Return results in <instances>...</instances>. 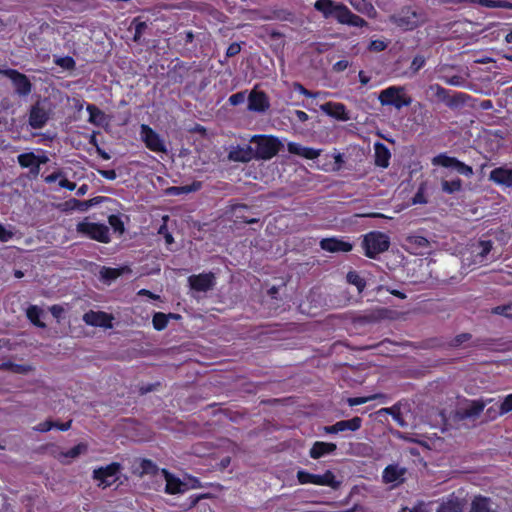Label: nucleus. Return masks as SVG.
<instances>
[{
    "label": "nucleus",
    "mask_w": 512,
    "mask_h": 512,
    "mask_svg": "<svg viewBox=\"0 0 512 512\" xmlns=\"http://www.w3.org/2000/svg\"><path fill=\"white\" fill-rule=\"evenodd\" d=\"M403 91V87L391 86L381 91L378 99L384 106L392 105L395 108L400 109L403 106H409L411 104V98L402 95Z\"/></svg>",
    "instance_id": "obj_6"
},
{
    "label": "nucleus",
    "mask_w": 512,
    "mask_h": 512,
    "mask_svg": "<svg viewBox=\"0 0 512 512\" xmlns=\"http://www.w3.org/2000/svg\"><path fill=\"white\" fill-rule=\"evenodd\" d=\"M50 118L49 109L45 102L38 101L30 109L29 125L33 129H41Z\"/></svg>",
    "instance_id": "obj_11"
},
{
    "label": "nucleus",
    "mask_w": 512,
    "mask_h": 512,
    "mask_svg": "<svg viewBox=\"0 0 512 512\" xmlns=\"http://www.w3.org/2000/svg\"><path fill=\"white\" fill-rule=\"evenodd\" d=\"M379 413H387L392 415L393 419L401 426L405 427L406 423L400 413V407L398 405H394L390 408H382Z\"/></svg>",
    "instance_id": "obj_36"
},
{
    "label": "nucleus",
    "mask_w": 512,
    "mask_h": 512,
    "mask_svg": "<svg viewBox=\"0 0 512 512\" xmlns=\"http://www.w3.org/2000/svg\"><path fill=\"white\" fill-rule=\"evenodd\" d=\"M347 282L356 286L359 293H361L366 286L365 280L355 271H350L346 276Z\"/></svg>",
    "instance_id": "obj_34"
},
{
    "label": "nucleus",
    "mask_w": 512,
    "mask_h": 512,
    "mask_svg": "<svg viewBox=\"0 0 512 512\" xmlns=\"http://www.w3.org/2000/svg\"><path fill=\"white\" fill-rule=\"evenodd\" d=\"M191 289L198 292H207L212 289L215 284V276L213 273H202L199 275H191L188 278Z\"/></svg>",
    "instance_id": "obj_14"
},
{
    "label": "nucleus",
    "mask_w": 512,
    "mask_h": 512,
    "mask_svg": "<svg viewBox=\"0 0 512 512\" xmlns=\"http://www.w3.org/2000/svg\"><path fill=\"white\" fill-rule=\"evenodd\" d=\"M336 448L337 446L334 443L317 441L313 444L309 454L311 458L319 459L324 455L333 453L336 450Z\"/></svg>",
    "instance_id": "obj_27"
},
{
    "label": "nucleus",
    "mask_w": 512,
    "mask_h": 512,
    "mask_svg": "<svg viewBox=\"0 0 512 512\" xmlns=\"http://www.w3.org/2000/svg\"><path fill=\"white\" fill-rule=\"evenodd\" d=\"M131 25H133L135 28L133 40L135 42H139L142 37V34L148 28V24L145 21H141L140 18L137 17L132 21Z\"/></svg>",
    "instance_id": "obj_37"
},
{
    "label": "nucleus",
    "mask_w": 512,
    "mask_h": 512,
    "mask_svg": "<svg viewBox=\"0 0 512 512\" xmlns=\"http://www.w3.org/2000/svg\"><path fill=\"white\" fill-rule=\"evenodd\" d=\"M442 190L448 194H452L454 192L460 191L462 188V181L460 179H455L452 181L444 180L442 181Z\"/></svg>",
    "instance_id": "obj_39"
},
{
    "label": "nucleus",
    "mask_w": 512,
    "mask_h": 512,
    "mask_svg": "<svg viewBox=\"0 0 512 512\" xmlns=\"http://www.w3.org/2000/svg\"><path fill=\"white\" fill-rule=\"evenodd\" d=\"M461 161L457 158L447 156L445 154H440L432 159V163L434 165H440L447 168H453L456 170V167L459 165Z\"/></svg>",
    "instance_id": "obj_31"
},
{
    "label": "nucleus",
    "mask_w": 512,
    "mask_h": 512,
    "mask_svg": "<svg viewBox=\"0 0 512 512\" xmlns=\"http://www.w3.org/2000/svg\"><path fill=\"white\" fill-rule=\"evenodd\" d=\"M54 426H57V422L52 421V420H46L42 423H39L37 426H35L33 428V430H35L37 432H47V431L51 430L52 428H54Z\"/></svg>",
    "instance_id": "obj_51"
},
{
    "label": "nucleus",
    "mask_w": 512,
    "mask_h": 512,
    "mask_svg": "<svg viewBox=\"0 0 512 512\" xmlns=\"http://www.w3.org/2000/svg\"><path fill=\"white\" fill-rule=\"evenodd\" d=\"M446 106L451 110L461 109L465 106H469L472 109H475L476 99L471 97L469 94L463 92H455L450 95L449 101Z\"/></svg>",
    "instance_id": "obj_16"
},
{
    "label": "nucleus",
    "mask_w": 512,
    "mask_h": 512,
    "mask_svg": "<svg viewBox=\"0 0 512 512\" xmlns=\"http://www.w3.org/2000/svg\"><path fill=\"white\" fill-rule=\"evenodd\" d=\"M314 8L321 12L325 18L334 17L341 24L354 27H364L368 24L363 18L353 14L347 6L332 0H317Z\"/></svg>",
    "instance_id": "obj_1"
},
{
    "label": "nucleus",
    "mask_w": 512,
    "mask_h": 512,
    "mask_svg": "<svg viewBox=\"0 0 512 512\" xmlns=\"http://www.w3.org/2000/svg\"><path fill=\"white\" fill-rule=\"evenodd\" d=\"M320 246L323 250L329 252H348L352 249V245L350 243L337 240L335 238H327L321 240Z\"/></svg>",
    "instance_id": "obj_23"
},
{
    "label": "nucleus",
    "mask_w": 512,
    "mask_h": 512,
    "mask_svg": "<svg viewBox=\"0 0 512 512\" xmlns=\"http://www.w3.org/2000/svg\"><path fill=\"white\" fill-rule=\"evenodd\" d=\"M77 233L102 243L110 241L109 228L105 224L88 222L86 219L76 225Z\"/></svg>",
    "instance_id": "obj_5"
},
{
    "label": "nucleus",
    "mask_w": 512,
    "mask_h": 512,
    "mask_svg": "<svg viewBox=\"0 0 512 512\" xmlns=\"http://www.w3.org/2000/svg\"><path fill=\"white\" fill-rule=\"evenodd\" d=\"M470 512H498V510L490 498L479 495L472 500Z\"/></svg>",
    "instance_id": "obj_22"
},
{
    "label": "nucleus",
    "mask_w": 512,
    "mask_h": 512,
    "mask_svg": "<svg viewBox=\"0 0 512 512\" xmlns=\"http://www.w3.org/2000/svg\"><path fill=\"white\" fill-rule=\"evenodd\" d=\"M141 138L147 148L154 152H166V147L160 136L148 125H141Z\"/></svg>",
    "instance_id": "obj_12"
},
{
    "label": "nucleus",
    "mask_w": 512,
    "mask_h": 512,
    "mask_svg": "<svg viewBox=\"0 0 512 512\" xmlns=\"http://www.w3.org/2000/svg\"><path fill=\"white\" fill-rule=\"evenodd\" d=\"M425 57L422 55H417L412 60V63L410 65V70L416 74L425 64Z\"/></svg>",
    "instance_id": "obj_50"
},
{
    "label": "nucleus",
    "mask_w": 512,
    "mask_h": 512,
    "mask_svg": "<svg viewBox=\"0 0 512 512\" xmlns=\"http://www.w3.org/2000/svg\"><path fill=\"white\" fill-rule=\"evenodd\" d=\"M472 338V335L470 333H462V334H459L457 336H455L451 342H450V346L451 347H459L461 346L464 342H467L469 341L470 339Z\"/></svg>",
    "instance_id": "obj_49"
},
{
    "label": "nucleus",
    "mask_w": 512,
    "mask_h": 512,
    "mask_svg": "<svg viewBox=\"0 0 512 512\" xmlns=\"http://www.w3.org/2000/svg\"><path fill=\"white\" fill-rule=\"evenodd\" d=\"M501 415H504V414L501 411V408L498 403H495L494 405H491L490 407H488L486 410V413H485L486 419L489 421L494 420Z\"/></svg>",
    "instance_id": "obj_46"
},
{
    "label": "nucleus",
    "mask_w": 512,
    "mask_h": 512,
    "mask_svg": "<svg viewBox=\"0 0 512 512\" xmlns=\"http://www.w3.org/2000/svg\"><path fill=\"white\" fill-rule=\"evenodd\" d=\"M247 99H248V109L250 111L264 113L270 107L269 99H268L266 93L263 91H258L256 89H253L249 93Z\"/></svg>",
    "instance_id": "obj_13"
},
{
    "label": "nucleus",
    "mask_w": 512,
    "mask_h": 512,
    "mask_svg": "<svg viewBox=\"0 0 512 512\" xmlns=\"http://www.w3.org/2000/svg\"><path fill=\"white\" fill-rule=\"evenodd\" d=\"M288 151L292 154L302 156L306 159H316L320 155V150L304 147L298 143L290 142L287 145Z\"/></svg>",
    "instance_id": "obj_26"
},
{
    "label": "nucleus",
    "mask_w": 512,
    "mask_h": 512,
    "mask_svg": "<svg viewBox=\"0 0 512 512\" xmlns=\"http://www.w3.org/2000/svg\"><path fill=\"white\" fill-rule=\"evenodd\" d=\"M83 320L91 326L110 327L111 317L105 312L89 311L83 315Z\"/></svg>",
    "instance_id": "obj_21"
},
{
    "label": "nucleus",
    "mask_w": 512,
    "mask_h": 512,
    "mask_svg": "<svg viewBox=\"0 0 512 512\" xmlns=\"http://www.w3.org/2000/svg\"><path fill=\"white\" fill-rule=\"evenodd\" d=\"M241 51V46L238 43H232L229 45L226 55L227 57H233Z\"/></svg>",
    "instance_id": "obj_60"
},
{
    "label": "nucleus",
    "mask_w": 512,
    "mask_h": 512,
    "mask_svg": "<svg viewBox=\"0 0 512 512\" xmlns=\"http://www.w3.org/2000/svg\"><path fill=\"white\" fill-rule=\"evenodd\" d=\"M382 397H384L382 394H373V395H370L367 397H353V398H348L347 403L349 406L352 407V406L361 405V404H364L369 401H372V400H375L378 398H382Z\"/></svg>",
    "instance_id": "obj_41"
},
{
    "label": "nucleus",
    "mask_w": 512,
    "mask_h": 512,
    "mask_svg": "<svg viewBox=\"0 0 512 512\" xmlns=\"http://www.w3.org/2000/svg\"><path fill=\"white\" fill-rule=\"evenodd\" d=\"M228 159L234 162L247 163L255 159L254 148L251 146H234L228 153Z\"/></svg>",
    "instance_id": "obj_17"
},
{
    "label": "nucleus",
    "mask_w": 512,
    "mask_h": 512,
    "mask_svg": "<svg viewBox=\"0 0 512 512\" xmlns=\"http://www.w3.org/2000/svg\"><path fill=\"white\" fill-rule=\"evenodd\" d=\"M105 200H107L106 197H102V196H97V197H94V198H91L89 200H85V204H86V211L92 207V206H95V205H98L102 202H104Z\"/></svg>",
    "instance_id": "obj_59"
},
{
    "label": "nucleus",
    "mask_w": 512,
    "mask_h": 512,
    "mask_svg": "<svg viewBox=\"0 0 512 512\" xmlns=\"http://www.w3.org/2000/svg\"><path fill=\"white\" fill-rule=\"evenodd\" d=\"M407 242L411 245H414L418 248H427L429 247V241L423 237L418 235H412L407 237Z\"/></svg>",
    "instance_id": "obj_43"
},
{
    "label": "nucleus",
    "mask_w": 512,
    "mask_h": 512,
    "mask_svg": "<svg viewBox=\"0 0 512 512\" xmlns=\"http://www.w3.org/2000/svg\"><path fill=\"white\" fill-rule=\"evenodd\" d=\"M297 479L301 484L312 483L315 485L329 486L333 489H338L340 486V482L335 480V476L330 470L326 471L323 475L311 474L300 470L297 472Z\"/></svg>",
    "instance_id": "obj_7"
},
{
    "label": "nucleus",
    "mask_w": 512,
    "mask_h": 512,
    "mask_svg": "<svg viewBox=\"0 0 512 512\" xmlns=\"http://www.w3.org/2000/svg\"><path fill=\"white\" fill-rule=\"evenodd\" d=\"M245 99H246V92L241 91V92L231 95L229 97L228 101L231 105L236 106V105L242 104L245 101Z\"/></svg>",
    "instance_id": "obj_52"
},
{
    "label": "nucleus",
    "mask_w": 512,
    "mask_h": 512,
    "mask_svg": "<svg viewBox=\"0 0 512 512\" xmlns=\"http://www.w3.org/2000/svg\"><path fill=\"white\" fill-rule=\"evenodd\" d=\"M161 472L166 480V486H165L166 493L179 494V493H183L185 491L186 484L183 483L179 478L172 475L166 469H162Z\"/></svg>",
    "instance_id": "obj_20"
},
{
    "label": "nucleus",
    "mask_w": 512,
    "mask_h": 512,
    "mask_svg": "<svg viewBox=\"0 0 512 512\" xmlns=\"http://www.w3.org/2000/svg\"><path fill=\"white\" fill-rule=\"evenodd\" d=\"M386 47H387L386 43L381 40L371 41V43L369 45V49L371 51H375V52H381V51L385 50Z\"/></svg>",
    "instance_id": "obj_56"
},
{
    "label": "nucleus",
    "mask_w": 512,
    "mask_h": 512,
    "mask_svg": "<svg viewBox=\"0 0 512 512\" xmlns=\"http://www.w3.org/2000/svg\"><path fill=\"white\" fill-rule=\"evenodd\" d=\"M489 180L496 185L512 188V168L501 166L493 169L489 174Z\"/></svg>",
    "instance_id": "obj_15"
},
{
    "label": "nucleus",
    "mask_w": 512,
    "mask_h": 512,
    "mask_svg": "<svg viewBox=\"0 0 512 512\" xmlns=\"http://www.w3.org/2000/svg\"><path fill=\"white\" fill-rule=\"evenodd\" d=\"M130 272H131V270L128 267H121V268L102 267L100 270V277L104 281L110 283V282L116 280L122 274L130 273Z\"/></svg>",
    "instance_id": "obj_28"
},
{
    "label": "nucleus",
    "mask_w": 512,
    "mask_h": 512,
    "mask_svg": "<svg viewBox=\"0 0 512 512\" xmlns=\"http://www.w3.org/2000/svg\"><path fill=\"white\" fill-rule=\"evenodd\" d=\"M59 186L62 188H66L68 190H74L76 188V184L74 182H70L66 178H61L59 181Z\"/></svg>",
    "instance_id": "obj_63"
},
{
    "label": "nucleus",
    "mask_w": 512,
    "mask_h": 512,
    "mask_svg": "<svg viewBox=\"0 0 512 512\" xmlns=\"http://www.w3.org/2000/svg\"><path fill=\"white\" fill-rule=\"evenodd\" d=\"M66 210H80V211H86V204L85 201L77 200V199H70L64 203Z\"/></svg>",
    "instance_id": "obj_45"
},
{
    "label": "nucleus",
    "mask_w": 512,
    "mask_h": 512,
    "mask_svg": "<svg viewBox=\"0 0 512 512\" xmlns=\"http://www.w3.org/2000/svg\"><path fill=\"white\" fill-rule=\"evenodd\" d=\"M499 406L503 414L512 411V394L506 396L504 400L501 403H499Z\"/></svg>",
    "instance_id": "obj_54"
},
{
    "label": "nucleus",
    "mask_w": 512,
    "mask_h": 512,
    "mask_svg": "<svg viewBox=\"0 0 512 512\" xmlns=\"http://www.w3.org/2000/svg\"><path fill=\"white\" fill-rule=\"evenodd\" d=\"M429 90L434 93V96L441 102L447 105L450 97V91L443 88L439 84H433L429 86Z\"/></svg>",
    "instance_id": "obj_33"
},
{
    "label": "nucleus",
    "mask_w": 512,
    "mask_h": 512,
    "mask_svg": "<svg viewBox=\"0 0 512 512\" xmlns=\"http://www.w3.org/2000/svg\"><path fill=\"white\" fill-rule=\"evenodd\" d=\"M98 173L109 180H114L117 177L115 170H98Z\"/></svg>",
    "instance_id": "obj_64"
},
{
    "label": "nucleus",
    "mask_w": 512,
    "mask_h": 512,
    "mask_svg": "<svg viewBox=\"0 0 512 512\" xmlns=\"http://www.w3.org/2000/svg\"><path fill=\"white\" fill-rule=\"evenodd\" d=\"M348 66H349L348 61L340 60L333 65V70L335 72H341V71H344Z\"/></svg>",
    "instance_id": "obj_62"
},
{
    "label": "nucleus",
    "mask_w": 512,
    "mask_h": 512,
    "mask_svg": "<svg viewBox=\"0 0 512 512\" xmlns=\"http://www.w3.org/2000/svg\"><path fill=\"white\" fill-rule=\"evenodd\" d=\"M121 465L119 463H111L105 467H100L93 471V478L99 481V486H111L117 479Z\"/></svg>",
    "instance_id": "obj_9"
},
{
    "label": "nucleus",
    "mask_w": 512,
    "mask_h": 512,
    "mask_svg": "<svg viewBox=\"0 0 512 512\" xmlns=\"http://www.w3.org/2000/svg\"><path fill=\"white\" fill-rule=\"evenodd\" d=\"M405 472V468L399 467L398 465H389L383 472V480L385 483H401L404 480Z\"/></svg>",
    "instance_id": "obj_25"
},
{
    "label": "nucleus",
    "mask_w": 512,
    "mask_h": 512,
    "mask_svg": "<svg viewBox=\"0 0 512 512\" xmlns=\"http://www.w3.org/2000/svg\"><path fill=\"white\" fill-rule=\"evenodd\" d=\"M55 64L67 70L74 69L76 65L75 60L69 56L57 58Z\"/></svg>",
    "instance_id": "obj_47"
},
{
    "label": "nucleus",
    "mask_w": 512,
    "mask_h": 512,
    "mask_svg": "<svg viewBox=\"0 0 512 512\" xmlns=\"http://www.w3.org/2000/svg\"><path fill=\"white\" fill-rule=\"evenodd\" d=\"M320 109L337 120L348 121L350 119L346 107L342 103L327 102L322 104Z\"/></svg>",
    "instance_id": "obj_19"
},
{
    "label": "nucleus",
    "mask_w": 512,
    "mask_h": 512,
    "mask_svg": "<svg viewBox=\"0 0 512 512\" xmlns=\"http://www.w3.org/2000/svg\"><path fill=\"white\" fill-rule=\"evenodd\" d=\"M338 432H343L346 430L356 431L361 427L362 419L360 417H354L350 420H342L337 423Z\"/></svg>",
    "instance_id": "obj_32"
},
{
    "label": "nucleus",
    "mask_w": 512,
    "mask_h": 512,
    "mask_svg": "<svg viewBox=\"0 0 512 512\" xmlns=\"http://www.w3.org/2000/svg\"><path fill=\"white\" fill-rule=\"evenodd\" d=\"M427 16L422 10L403 7L398 13L389 17V21L402 31H411L427 22Z\"/></svg>",
    "instance_id": "obj_2"
},
{
    "label": "nucleus",
    "mask_w": 512,
    "mask_h": 512,
    "mask_svg": "<svg viewBox=\"0 0 512 512\" xmlns=\"http://www.w3.org/2000/svg\"><path fill=\"white\" fill-rule=\"evenodd\" d=\"M456 171L461 174V175H464L466 177H471L473 175V169L471 166L469 165H466L465 163L463 162H460L459 165L456 167Z\"/></svg>",
    "instance_id": "obj_55"
},
{
    "label": "nucleus",
    "mask_w": 512,
    "mask_h": 512,
    "mask_svg": "<svg viewBox=\"0 0 512 512\" xmlns=\"http://www.w3.org/2000/svg\"><path fill=\"white\" fill-rule=\"evenodd\" d=\"M17 161L23 168H29V177L36 179L40 173V167L37 164L36 155L33 152L18 155Z\"/></svg>",
    "instance_id": "obj_18"
},
{
    "label": "nucleus",
    "mask_w": 512,
    "mask_h": 512,
    "mask_svg": "<svg viewBox=\"0 0 512 512\" xmlns=\"http://www.w3.org/2000/svg\"><path fill=\"white\" fill-rule=\"evenodd\" d=\"M444 82L451 86L456 87H470V85L467 83V79L460 75H453L450 77H444Z\"/></svg>",
    "instance_id": "obj_40"
},
{
    "label": "nucleus",
    "mask_w": 512,
    "mask_h": 512,
    "mask_svg": "<svg viewBox=\"0 0 512 512\" xmlns=\"http://www.w3.org/2000/svg\"><path fill=\"white\" fill-rule=\"evenodd\" d=\"M43 310L36 305H31L26 310L27 318L37 327L44 328L46 325L40 320Z\"/></svg>",
    "instance_id": "obj_29"
},
{
    "label": "nucleus",
    "mask_w": 512,
    "mask_h": 512,
    "mask_svg": "<svg viewBox=\"0 0 512 512\" xmlns=\"http://www.w3.org/2000/svg\"><path fill=\"white\" fill-rule=\"evenodd\" d=\"M374 153L375 165L381 168H387L391 158L389 149L383 143L377 142L374 144Z\"/></svg>",
    "instance_id": "obj_24"
},
{
    "label": "nucleus",
    "mask_w": 512,
    "mask_h": 512,
    "mask_svg": "<svg viewBox=\"0 0 512 512\" xmlns=\"http://www.w3.org/2000/svg\"><path fill=\"white\" fill-rule=\"evenodd\" d=\"M109 224L112 226L114 231L122 234L124 232V224L117 215H110L108 218Z\"/></svg>",
    "instance_id": "obj_48"
},
{
    "label": "nucleus",
    "mask_w": 512,
    "mask_h": 512,
    "mask_svg": "<svg viewBox=\"0 0 512 512\" xmlns=\"http://www.w3.org/2000/svg\"><path fill=\"white\" fill-rule=\"evenodd\" d=\"M362 245L365 249V255L369 258H375L378 254L389 249L390 239L382 232L373 231L365 235Z\"/></svg>",
    "instance_id": "obj_4"
},
{
    "label": "nucleus",
    "mask_w": 512,
    "mask_h": 512,
    "mask_svg": "<svg viewBox=\"0 0 512 512\" xmlns=\"http://www.w3.org/2000/svg\"><path fill=\"white\" fill-rule=\"evenodd\" d=\"M0 73L12 81L15 92L18 95L27 96L31 93L32 84L26 75L14 69L0 70Z\"/></svg>",
    "instance_id": "obj_10"
},
{
    "label": "nucleus",
    "mask_w": 512,
    "mask_h": 512,
    "mask_svg": "<svg viewBox=\"0 0 512 512\" xmlns=\"http://www.w3.org/2000/svg\"><path fill=\"white\" fill-rule=\"evenodd\" d=\"M493 402V399H479V400H472L468 402V404L464 407L459 408L455 412V419L456 420H465V419H476L479 417V415L483 412L484 408L491 404Z\"/></svg>",
    "instance_id": "obj_8"
},
{
    "label": "nucleus",
    "mask_w": 512,
    "mask_h": 512,
    "mask_svg": "<svg viewBox=\"0 0 512 512\" xmlns=\"http://www.w3.org/2000/svg\"><path fill=\"white\" fill-rule=\"evenodd\" d=\"M62 177H63V171L62 170H58V171H55L54 173L46 176L44 178V181L46 183L50 184V183L55 182L58 179H61Z\"/></svg>",
    "instance_id": "obj_61"
},
{
    "label": "nucleus",
    "mask_w": 512,
    "mask_h": 512,
    "mask_svg": "<svg viewBox=\"0 0 512 512\" xmlns=\"http://www.w3.org/2000/svg\"><path fill=\"white\" fill-rule=\"evenodd\" d=\"M250 143L256 144L254 154L257 160L271 159L283 146L277 137L267 135H254L251 137Z\"/></svg>",
    "instance_id": "obj_3"
},
{
    "label": "nucleus",
    "mask_w": 512,
    "mask_h": 512,
    "mask_svg": "<svg viewBox=\"0 0 512 512\" xmlns=\"http://www.w3.org/2000/svg\"><path fill=\"white\" fill-rule=\"evenodd\" d=\"M479 246L481 247V251L479 252V256L484 258L486 257L489 252L491 251L492 249V243L491 241H481L479 243Z\"/></svg>",
    "instance_id": "obj_57"
},
{
    "label": "nucleus",
    "mask_w": 512,
    "mask_h": 512,
    "mask_svg": "<svg viewBox=\"0 0 512 512\" xmlns=\"http://www.w3.org/2000/svg\"><path fill=\"white\" fill-rule=\"evenodd\" d=\"M437 512H463V505L458 498H450L439 506Z\"/></svg>",
    "instance_id": "obj_30"
},
{
    "label": "nucleus",
    "mask_w": 512,
    "mask_h": 512,
    "mask_svg": "<svg viewBox=\"0 0 512 512\" xmlns=\"http://www.w3.org/2000/svg\"><path fill=\"white\" fill-rule=\"evenodd\" d=\"M14 237V232L7 229L3 224L0 223V241L8 242Z\"/></svg>",
    "instance_id": "obj_53"
},
{
    "label": "nucleus",
    "mask_w": 512,
    "mask_h": 512,
    "mask_svg": "<svg viewBox=\"0 0 512 512\" xmlns=\"http://www.w3.org/2000/svg\"><path fill=\"white\" fill-rule=\"evenodd\" d=\"M141 472L140 475L144 474H156L158 467L149 459H143L140 464Z\"/></svg>",
    "instance_id": "obj_42"
},
{
    "label": "nucleus",
    "mask_w": 512,
    "mask_h": 512,
    "mask_svg": "<svg viewBox=\"0 0 512 512\" xmlns=\"http://www.w3.org/2000/svg\"><path fill=\"white\" fill-rule=\"evenodd\" d=\"M87 111L89 113V122L95 125H100L104 118V113L92 104L87 106Z\"/></svg>",
    "instance_id": "obj_35"
},
{
    "label": "nucleus",
    "mask_w": 512,
    "mask_h": 512,
    "mask_svg": "<svg viewBox=\"0 0 512 512\" xmlns=\"http://www.w3.org/2000/svg\"><path fill=\"white\" fill-rule=\"evenodd\" d=\"M294 89L298 90L301 94H303L306 97H317L319 95V92L313 93L304 88L300 83H294Z\"/></svg>",
    "instance_id": "obj_58"
},
{
    "label": "nucleus",
    "mask_w": 512,
    "mask_h": 512,
    "mask_svg": "<svg viewBox=\"0 0 512 512\" xmlns=\"http://www.w3.org/2000/svg\"><path fill=\"white\" fill-rule=\"evenodd\" d=\"M152 322L154 329L161 331L167 327L168 315L162 312H157L154 314Z\"/></svg>",
    "instance_id": "obj_38"
},
{
    "label": "nucleus",
    "mask_w": 512,
    "mask_h": 512,
    "mask_svg": "<svg viewBox=\"0 0 512 512\" xmlns=\"http://www.w3.org/2000/svg\"><path fill=\"white\" fill-rule=\"evenodd\" d=\"M87 451V445L80 443L61 455L69 458H76Z\"/></svg>",
    "instance_id": "obj_44"
}]
</instances>
